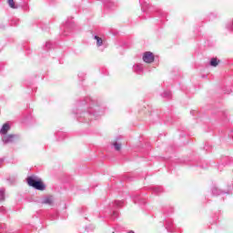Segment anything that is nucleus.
<instances>
[{"mask_svg": "<svg viewBox=\"0 0 233 233\" xmlns=\"http://www.w3.org/2000/svg\"><path fill=\"white\" fill-rule=\"evenodd\" d=\"M101 114H103V111H101L99 105L96 104V100L86 96L78 103L76 116L79 123H88L99 117Z\"/></svg>", "mask_w": 233, "mask_h": 233, "instance_id": "nucleus-1", "label": "nucleus"}, {"mask_svg": "<svg viewBox=\"0 0 233 233\" xmlns=\"http://www.w3.org/2000/svg\"><path fill=\"white\" fill-rule=\"evenodd\" d=\"M27 185L33 188H35V190H45L46 188L45 183H43L41 179L37 178V177H28Z\"/></svg>", "mask_w": 233, "mask_h": 233, "instance_id": "nucleus-2", "label": "nucleus"}, {"mask_svg": "<svg viewBox=\"0 0 233 233\" xmlns=\"http://www.w3.org/2000/svg\"><path fill=\"white\" fill-rule=\"evenodd\" d=\"M124 203L125 202H123V201H115V202H112L111 204H109V207L112 210V215H111L112 219H116L117 216H119V212H117L116 210V208H121V207H123Z\"/></svg>", "mask_w": 233, "mask_h": 233, "instance_id": "nucleus-3", "label": "nucleus"}, {"mask_svg": "<svg viewBox=\"0 0 233 233\" xmlns=\"http://www.w3.org/2000/svg\"><path fill=\"white\" fill-rule=\"evenodd\" d=\"M19 139V137L17 135H7V136H4L2 137V141L4 143V145H8L10 143H15V140Z\"/></svg>", "mask_w": 233, "mask_h": 233, "instance_id": "nucleus-4", "label": "nucleus"}, {"mask_svg": "<svg viewBox=\"0 0 233 233\" xmlns=\"http://www.w3.org/2000/svg\"><path fill=\"white\" fill-rule=\"evenodd\" d=\"M211 193L213 196H221V194H232L233 193V186H230L227 192H224L223 190L213 187L211 189Z\"/></svg>", "mask_w": 233, "mask_h": 233, "instance_id": "nucleus-5", "label": "nucleus"}, {"mask_svg": "<svg viewBox=\"0 0 233 233\" xmlns=\"http://www.w3.org/2000/svg\"><path fill=\"white\" fill-rule=\"evenodd\" d=\"M154 54L152 52H146L143 56V62L144 63H154Z\"/></svg>", "mask_w": 233, "mask_h": 233, "instance_id": "nucleus-6", "label": "nucleus"}, {"mask_svg": "<svg viewBox=\"0 0 233 233\" xmlns=\"http://www.w3.org/2000/svg\"><path fill=\"white\" fill-rule=\"evenodd\" d=\"M66 29L64 30L63 35H68V33H66V30H72L74 26H76V24H74L73 21L67 20L66 22Z\"/></svg>", "mask_w": 233, "mask_h": 233, "instance_id": "nucleus-7", "label": "nucleus"}, {"mask_svg": "<svg viewBox=\"0 0 233 233\" xmlns=\"http://www.w3.org/2000/svg\"><path fill=\"white\" fill-rule=\"evenodd\" d=\"M166 229L169 233H174V222L171 219L166 221Z\"/></svg>", "mask_w": 233, "mask_h": 233, "instance_id": "nucleus-8", "label": "nucleus"}, {"mask_svg": "<svg viewBox=\"0 0 233 233\" xmlns=\"http://www.w3.org/2000/svg\"><path fill=\"white\" fill-rule=\"evenodd\" d=\"M8 130H10V124L5 123L2 126L0 129V134H2V136H6V134H8Z\"/></svg>", "mask_w": 233, "mask_h": 233, "instance_id": "nucleus-9", "label": "nucleus"}, {"mask_svg": "<svg viewBox=\"0 0 233 233\" xmlns=\"http://www.w3.org/2000/svg\"><path fill=\"white\" fill-rule=\"evenodd\" d=\"M93 38L95 39V41H96V46L99 47V46H103L105 45L103 38H101L99 35H93Z\"/></svg>", "mask_w": 233, "mask_h": 233, "instance_id": "nucleus-10", "label": "nucleus"}, {"mask_svg": "<svg viewBox=\"0 0 233 233\" xmlns=\"http://www.w3.org/2000/svg\"><path fill=\"white\" fill-rule=\"evenodd\" d=\"M133 70H134V72H136V74H143V65L136 64L133 66Z\"/></svg>", "mask_w": 233, "mask_h": 233, "instance_id": "nucleus-11", "label": "nucleus"}, {"mask_svg": "<svg viewBox=\"0 0 233 233\" xmlns=\"http://www.w3.org/2000/svg\"><path fill=\"white\" fill-rule=\"evenodd\" d=\"M42 203L44 205H50V206H53L54 205V198L52 197H46Z\"/></svg>", "mask_w": 233, "mask_h": 233, "instance_id": "nucleus-12", "label": "nucleus"}, {"mask_svg": "<svg viewBox=\"0 0 233 233\" xmlns=\"http://www.w3.org/2000/svg\"><path fill=\"white\" fill-rule=\"evenodd\" d=\"M139 3L142 12H147V8H148L149 4L145 2V0H139Z\"/></svg>", "mask_w": 233, "mask_h": 233, "instance_id": "nucleus-13", "label": "nucleus"}, {"mask_svg": "<svg viewBox=\"0 0 233 233\" xmlns=\"http://www.w3.org/2000/svg\"><path fill=\"white\" fill-rule=\"evenodd\" d=\"M210 66H218L219 65V60L216 57L211 58L209 62Z\"/></svg>", "mask_w": 233, "mask_h": 233, "instance_id": "nucleus-14", "label": "nucleus"}, {"mask_svg": "<svg viewBox=\"0 0 233 233\" xmlns=\"http://www.w3.org/2000/svg\"><path fill=\"white\" fill-rule=\"evenodd\" d=\"M153 192H154V194H156L157 196V195L161 194V192H163V187L157 186L153 188Z\"/></svg>", "mask_w": 233, "mask_h": 233, "instance_id": "nucleus-15", "label": "nucleus"}, {"mask_svg": "<svg viewBox=\"0 0 233 233\" xmlns=\"http://www.w3.org/2000/svg\"><path fill=\"white\" fill-rule=\"evenodd\" d=\"M161 96L166 98V99H170V97H172V92L164 91L163 94L161 95Z\"/></svg>", "mask_w": 233, "mask_h": 233, "instance_id": "nucleus-16", "label": "nucleus"}, {"mask_svg": "<svg viewBox=\"0 0 233 233\" xmlns=\"http://www.w3.org/2000/svg\"><path fill=\"white\" fill-rule=\"evenodd\" d=\"M9 185H14L17 181V177H10L7 178Z\"/></svg>", "mask_w": 233, "mask_h": 233, "instance_id": "nucleus-17", "label": "nucleus"}, {"mask_svg": "<svg viewBox=\"0 0 233 233\" xmlns=\"http://www.w3.org/2000/svg\"><path fill=\"white\" fill-rule=\"evenodd\" d=\"M104 5L106 8H112V5H114V3H112L111 0H104Z\"/></svg>", "mask_w": 233, "mask_h": 233, "instance_id": "nucleus-18", "label": "nucleus"}, {"mask_svg": "<svg viewBox=\"0 0 233 233\" xmlns=\"http://www.w3.org/2000/svg\"><path fill=\"white\" fill-rule=\"evenodd\" d=\"M5 189L2 187L0 189V201H5Z\"/></svg>", "mask_w": 233, "mask_h": 233, "instance_id": "nucleus-19", "label": "nucleus"}, {"mask_svg": "<svg viewBox=\"0 0 233 233\" xmlns=\"http://www.w3.org/2000/svg\"><path fill=\"white\" fill-rule=\"evenodd\" d=\"M113 147H114L115 150H116L117 152H119V150H121L120 143L115 142V143H113Z\"/></svg>", "mask_w": 233, "mask_h": 233, "instance_id": "nucleus-20", "label": "nucleus"}, {"mask_svg": "<svg viewBox=\"0 0 233 233\" xmlns=\"http://www.w3.org/2000/svg\"><path fill=\"white\" fill-rule=\"evenodd\" d=\"M7 3L11 8H15V2L14 0H7Z\"/></svg>", "mask_w": 233, "mask_h": 233, "instance_id": "nucleus-21", "label": "nucleus"}, {"mask_svg": "<svg viewBox=\"0 0 233 233\" xmlns=\"http://www.w3.org/2000/svg\"><path fill=\"white\" fill-rule=\"evenodd\" d=\"M52 48V42L48 41L46 43V50H50Z\"/></svg>", "mask_w": 233, "mask_h": 233, "instance_id": "nucleus-22", "label": "nucleus"}, {"mask_svg": "<svg viewBox=\"0 0 233 233\" xmlns=\"http://www.w3.org/2000/svg\"><path fill=\"white\" fill-rule=\"evenodd\" d=\"M6 212V208L5 207L0 208V214H5Z\"/></svg>", "mask_w": 233, "mask_h": 233, "instance_id": "nucleus-23", "label": "nucleus"}, {"mask_svg": "<svg viewBox=\"0 0 233 233\" xmlns=\"http://www.w3.org/2000/svg\"><path fill=\"white\" fill-rule=\"evenodd\" d=\"M78 77L81 78L82 80L85 79V73H79Z\"/></svg>", "mask_w": 233, "mask_h": 233, "instance_id": "nucleus-24", "label": "nucleus"}, {"mask_svg": "<svg viewBox=\"0 0 233 233\" xmlns=\"http://www.w3.org/2000/svg\"><path fill=\"white\" fill-rule=\"evenodd\" d=\"M56 136H65V133H57Z\"/></svg>", "mask_w": 233, "mask_h": 233, "instance_id": "nucleus-25", "label": "nucleus"}, {"mask_svg": "<svg viewBox=\"0 0 233 233\" xmlns=\"http://www.w3.org/2000/svg\"><path fill=\"white\" fill-rule=\"evenodd\" d=\"M0 163H5V158H0Z\"/></svg>", "mask_w": 233, "mask_h": 233, "instance_id": "nucleus-26", "label": "nucleus"}, {"mask_svg": "<svg viewBox=\"0 0 233 233\" xmlns=\"http://www.w3.org/2000/svg\"><path fill=\"white\" fill-rule=\"evenodd\" d=\"M3 70V65L0 64V72Z\"/></svg>", "mask_w": 233, "mask_h": 233, "instance_id": "nucleus-27", "label": "nucleus"}, {"mask_svg": "<svg viewBox=\"0 0 233 233\" xmlns=\"http://www.w3.org/2000/svg\"><path fill=\"white\" fill-rule=\"evenodd\" d=\"M128 233H135L134 231L130 230Z\"/></svg>", "mask_w": 233, "mask_h": 233, "instance_id": "nucleus-28", "label": "nucleus"}, {"mask_svg": "<svg viewBox=\"0 0 233 233\" xmlns=\"http://www.w3.org/2000/svg\"><path fill=\"white\" fill-rule=\"evenodd\" d=\"M195 111H191L190 114H194Z\"/></svg>", "mask_w": 233, "mask_h": 233, "instance_id": "nucleus-29", "label": "nucleus"}, {"mask_svg": "<svg viewBox=\"0 0 233 233\" xmlns=\"http://www.w3.org/2000/svg\"><path fill=\"white\" fill-rule=\"evenodd\" d=\"M159 14H161V10H158Z\"/></svg>", "mask_w": 233, "mask_h": 233, "instance_id": "nucleus-30", "label": "nucleus"}, {"mask_svg": "<svg viewBox=\"0 0 233 233\" xmlns=\"http://www.w3.org/2000/svg\"><path fill=\"white\" fill-rule=\"evenodd\" d=\"M116 139H121V137H118Z\"/></svg>", "mask_w": 233, "mask_h": 233, "instance_id": "nucleus-31", "label": "nucleus"}, {"mask_svg": "<svg viewBox=\"0 0 233 233\" xmlns=\"http://www.w3.org/2000/svg\"><path fill=\"white\" fill-rule=\"evenodd\" d=\"M134 202H135V203H137L136 199L134 200Z\"/></svg>", "mask_w": 233, "mask_h": 233, "instance_id": "nucleus-32", "label": "nucleus"}, {"mask_svg": "<svg viewBox=\"0 0 233 233\" xmlns=\"http://www.w3.org/2000/svg\"><path fill=\"white\" fill-rule=\"evenodd\" d=\"M21 1H25V0H21Z\"/></svg>", "mask_w": 233, "mask_h": 233, "instance_id": "nucleus-33", "label": "nucleus"}, {"mask_svg": "<svg viewBox=\"0 0 233 233\" xmlns=\"http://www.w3.org/2000/svg\"><path fill=\"white\" fill-rule=\"evenodd\" d=\"M113 233H116V232H113Z\"/></svg>", "mask_w": 233, "mask_h": 233, "instance_id": "nucleus-34", "label": "nucleus"}]
</instances>
